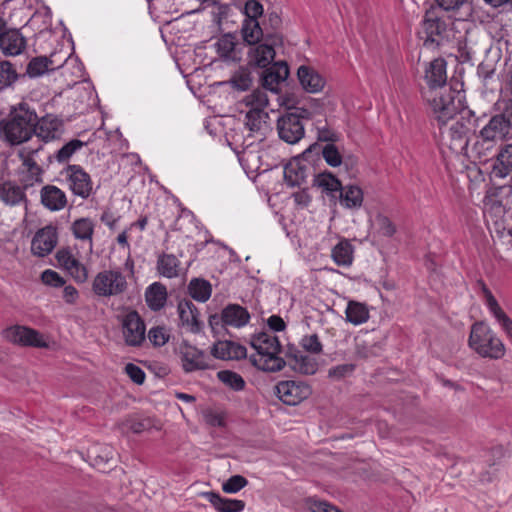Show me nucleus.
I'll use <instances>...</instances> for the list:
<instances>
[{"mask_svg": "<svg viewBox=\"0 0 512 512\" xmlns=\"http://www.w3.org/2000/svg\"><path fill=\"white\" fill-rule=\"evenodd\" d=\"M452 34L457 48L456 57L460 62L464 63L473 60L481 51V47L475 33L465 30L463 34L459 33L457 37L454 32Z\"/></svg>", "mask_w": 512, "mask_h": 512, "instance_id": "obj_20", "label": "nucleus"}, {"mask_svg": "<svg viewBox=\"0 0 512 512\" xmlns=\"http://www.w3.org/2000/svg\"><path fill=\"white\" fill-rule=\"evenodd\" d=\"M468 127L462 121H455L443 133V140L449 149L457 154L463 153L468 146Z\"/></svg>", "mask_w": 512, "mask_h": 512, "instance_id": "obj_22", "label": "nucleus"}, {"mask_svg": "<svg viewBox=\"0 0 512 512\" xmlns=\"http://www.w3.org/2000/svg\"><path fill=\"white\" fill-rule=\"evenodd\" d=\"M346 320L354 325H360L368 321L369 310L363 303L350 301L347 305Z\"/></svg>", "mask_w": 512, "mask_h": 512, "instance_id": "obj_42", "label": "nucleus"}, {"mask_svg": "<svg viewBox=\"0 0 512 512\" xmlns=\"http://www.w3.org/2000/svg\"><path fill=\"white\" fill-rule=\"evenodd\" d=\"M218 379L230 388L240 391L245 386L244 379L237 373L229 370L218 372Z\"/></svg>", "mask_w": 512, "mask_h": 512, "instance_id": "obj_49", "label": "nucleus"}, {"mask_svg": "<svg viewBox=\"0 0 512 512\" xmlns=\"http://www.w3.org/2000/svg\"><path fill=\"white\" fill-rule=\"evenodd\" d=\"M318 140L333 143L338 140V135L328 128H318Z\"/></svg>", "mask_w": 512, "mask_h": 512, "instance_id": "obj_64", "label": "nucleus"}, {"mask_svg": "<svg viewBox=\"0 0 512 512\" xmlns=\"http://www.w3.org/2000/svg\"><path fill=\"white\" fill-rule=\"evenodd\" d=\"M466 0H436L434 7H439L441 13L443 11H451L458 9Z\"/></svg>", "mask_w": 512, "mask_h": 512, "instance_id": "obj_63", "label": "nucleus"}, {"mask_svg": "<svg viewBox=\"0 0 512 512\" xmlns=\"http://www.w3.org/2000/svg\"><path fill=\"white\" fill-rule=\"evenodd\" d=\"M180 260L173 254L162 253L157 259V271L165 278H175L180 274Z\"/></svg>", "mask_w": 512, "mask_h": 512, "instance_id": "obj_37", "label": "nucleus"}, {"mask_svg": "<svg viewBox=\"0 0 512 512\" xmlns=\"http://www.w3.org/2000/svg\"><path fill=\"white\" fill-rule=\"evenodd\" d=\"M300 345L304 349L305 353L309 352L312 354H320L323 350L322 343L316 334L304 336L301 339Z\"/></svg>", "mask_w": 512, "mask_h": 512, "instance_id": "obj_54", "label": "nucleus"}, {"mask_svg": "<svg viewBox=\"0 0 512 512\" xmlns=\"http://www.w3.org/2000/svg\"><path fill=\"white\" fill-rule=\"evenodd\" d=\"M262 72L261 81L264 88L276 92L281 82L286 80L289 69L285 61L270 62ZM265 68V66L263 67Z\"/></svg>", "mask_w": 512, "mask_h": 512, "instance_id": "obj_23", "label": "nucleus"}, {"mask_svg": "<svg viewBox=\"0 0 512 512\" xmlns=\"http://www.w3.org/2000/svg\"><path fill=\"white\" fill-rule=\"evenodd\" d=\"M377 232L385 237H391L396 232V227L392 221L384 215H378L376 217Z\"/></svg>", "mask_w": 512, "mask_h": 512, "instance_id": "obj_56", "label": "nucleus"}, {"mask_svg": "<svg viewBox=\"0 0 512 512\" xmlns=\"http://www.w3.org/2000/svg\"><path fill=\"white\" fill-rule=\"evenodd\" d=\"M178 313L183 326H187L193 333L200 332L202 323L199 320V312L191 301H180L178 304Z\"/></svg>", "mask_w": 512, "mask_h": 512, "instance_id": "obj_33", "label": "nucleus"}, {"mask_svg": "<svg viewBox=\"0 0 512 512\" xmlns=\"http://www.w3.org/2000/svg\"><path fill=\"white\" fill-rule=\"evenodd\" d=\"M64 132L63 121L55 115L47 114L42 118L37 117L34 133L44 142L59 139Z\"/></svg>", "mask_w": 512, "mask_h": 512, "instance_id": "obj_18", "label": "nucleus"}, {"mask_svg": "<svg viewBox=\"0 0 512 512\" xmlns=\"http://www.w3.org/2000/svg\"><path fill=\"white\" fill-rule=\"evenodd\" d=\"M4 337L13 344L21 346L46 347L38 331L26 327L15 325L4 331Z\"/></svg>", "mask_w": 512, "mask_h": 512, "instance_id": "obj_16", "label": "nucleus"}, {"mask_svg": "<svg viewBox=\"0 0 512 512\" xmlns=\"http://www.w3.org/2000/svg\"><path fill=\"white\" fill-rule=\"evenodd\" d=\"M211 354L221 360H239L246 357L247 350L244 346L233 341H218L211 348Z\"/></svg>", "mask_w": 512, "mask_h": 512, "instance_id": "obj_30", "label": "nucleus"}, {"mask_svg": "<svg viewBox=\"0 0 512 512\" xmlns=\"http://www.w3.org/2000/svg\"><path fill=\"white\" fill-rule=\"evenodd\" d=\"M237 110L240 116H244L243 122L245 128L248 130V135L243 139L241 150L237 151V156L247 176L255 182L256 170L253 169L255 162L253 132L256 126V90L237 103Z\"/></svg>", "mask_w": 512, "mask_h": 512, "instance_id": "obj_3", "label": "nucleus"}, {"mask_svg": "<svg viewBox=\"0 0 512 512\" xmlns=\"http://www.w3.org/2000/svg\"><path fill=\"white\" fill-rule=\"evenodd\" d=\"M56 259L59 265L67 270L76 282L84 283L87 280L86 267L73 256L70 250L60 249L56 254Z\"/></svg>", "mask_w": 512, "mask_h": 512, "instance_id": "obj_27", "label": "nucleus"}, {"mask_svg": "<svg viewBox=\"0 0 512 512\" xmlns=\"http://www.w3.org/2000/svg\"><path fill=\"white\" fill-rule=\"evenodd\" d=\"M26 47V40L17 29L0 28V50L5 56L21 54Z\"/></svg>", "mask_w": 512, "mask_h": 512, "instance_id": "obj_26", "label": "nucleus"}, {"mask_svg": "<svg viewBox=\"0 0 512 512\" xmlns=\"http://www.w3.org/2000/svg\"><path fill=\"white\" fill-rule=\"evenodd\" d=\"M205 422L210 426H222L224 424L223 416L214 411V410H206L203 414Z\"/></svg>", "mask_w": 512, "mask_h": 512, "instance_id": "obj_62", "label": "nucleus"}, {"mask_svg": "<svg viewBox=\"0 0 512 512\" xmlns=\"http://www.w3.org/2000/svg\"><path fill=\"white\" fill-rule=\"evenodd\" d=\"M380 347L375 343H370L365 340L357 339L355 352L358 357L367 359L375 357L379 354Z\"/></svg>", "mask_w": 512, "mask_h": 512, "instance_id": "obj_51", "label": "nucleus"}, {"mask_svg": "<svg viewBox=\"0 0 512 512\" xmlns=\"http://www.w3.org/2000/svg\"><path fill=\"white\" fill-rule=\"evenodd\" d=\"M189 295L198 302H206L212 293V287L209 281L193 278L188 285Z\"/></svg>", "mask_w": 512, "mask_h": 512, "instance_id": "obj_41", "label": "nucleus"}, {"mask_svg": "<svg viewBox=\"0 0 512 512\" xmlns=\"http://www.w3.org/2000/svg\"><path fill=\"white\" fill-rule=\"evenodd\" d=\"M479 284L481 286V290L485 298V303L489 311L493 314L500 310V305L498 304L496 298L493 296L492 292L488 289V287L482 281H480Z\"/></svg>", "mask_w": 512, "mask_h": 512, "instance_id": "obj_60", "label": "nucleus"}, {"mask_svg": "<svg viewBox=\"0 0 512 512\" xmlns=\"http://www.w3.org/2000/svg\"><path fill=\"white\" fill-rule=\"evenodd\" d=\"M128 289L126 276L119 269H107L96 274L92 291L99 297H116Z\"/></svg>", "mask_w": 512, "mask_h": 512, "instance_id": "obj_9", "label": "nucleus"}, {"mask_svg": "<svg viewBox=\"0 0 512 512\" xmlns=\"http://www.w3.org/2000/svg\"><path fill=\"white\" fill-rule=\"evenodd\" d=\"M355 366L353 364H342L329 369L328 376L333 380H341L353 373Z\"/></svg>", "mask_w": 512, "mask_h": 512, "instance_id": "obj_58", "label": "nucleus"}, {"mask_svg": "<svg viewBox=\"0 0 512 512\" xmlns=\"http://www.w3.org/2000/svg\"><path fill=\"white\" fill-rule=\"evenodd\" d=\"M314 184L329 192L339 191L342 189L341 182L330 172H324L315 176Z\"/></svg>", "mask_w": 512, "mask_h": 512, "instance_id": "obj_45", "label": "nucleus"}, {"mask_svg": "<svg viewBox=\"0 0 512 512\" xmlns=\"http://www.w3.org/2000/svg\"><path fill=\"white\" fill-rule=\"evenodd\" d=\"M170 338L168 330L164 326L152 327L148 331V339L155 347L164 346Z\"/></svg>", "mask_w": 512, "mask_h": 512, "instance_id": "obj_52", "label": "nucleus"}, {"mask_svg": "<svg viewBox=\"0 0 512 512\" xmlns=\"http://www.w3.org/2000/svg\"><path fill=\"white\" fill-rule=\"evenodd\" d=\"M41 145L37 147L26 146L18 151V157L25 168L26 175L23 178L24 188L43 182V169L34 160V155L41 150Z\"/></svg>", "mask_w": 512, "mask_h": 512, "instance_id": "obj_14", "label": "nucleus"}, {"mask_svg": "<svg viewBox=\"0 0 512 512\" xmlns=\"http://www.w3.org/2000/svg\"><path fill=\"white\" fill-rule=\"evenodd\" d=\"M297 77L301 87L308 93H318L325 86L324 77L313 67L301 65L297 70Z\"/></svg>", "mask_w": 512, "mask_h": 512, "instance_id": "obj_29", "label": "nucleus"}, {"mask_svg": "<svg viewBox=\"0 0 512 512\" xmlns=\"http://www.w3.org/2000/svg\"><path fill=\"white\" fill-rule=\"evenodd\" d=\"M85 145L84 142L78 139H73L66 143L61 149L58 150L56 154V160L58 162H66L68 161L71 156L81 149Z\"/></svg>", "mask_w": 512, "mask_h": 512, "instance_id": "obj_50", "label": "nucleus"}, {"mask_svg": "<svg viewBox=\"0 0 512 512\" xmlns=\"http://www.w3.org/2000/svg\"><path fill=\"white\" fill-rule=\"evenodd\" d=\"M73 235L80 240L92 241L94 224L89 218H80L72 224Z\"/></svg>", "mask_w": 512, "mask_h": 512, "instance_id": "obj_44", "label": "nucleus"}, {"mask_svg": "<svg viewBox=\"0 0 512 512\" xmlns=\"http://www.w3.org/2000/svg\"><path fill=\"white\" fill-rule=\"evenodd\" d=\"M56 67L53 60L47 56H38L32 58L27 66V74L30 77L42 76L45 72L53 71Z\"/></svg>", "mask_w": 512, "mask_h": 512, "instance_id": "obj_43", "label": "nucleus"}, {"mask_svg": "<svg viewBox=\"0 0 512 512\" xmlns=\"http://www.w3.org/2000/svg\"><path fill=\"white\" fill-rule=\"evenodd\" d=\"M512 173V144L502 146L492 166V175L504 179Z\"/></svg>", "mask_w": 512, "mask_h": 512, "instance_id": "obj_34", "label": "nucleus"}, {"mask_svg": "<svg viewBox=\"0 0 512 512\" xmlns=\"http://www.w3.org/2000/svg\"><path fill=\"white\" fill-rule=\"evenodd\" d=\"M66 175L70 190L77 196L86 199L92 192V181L90 175L79 165H69Z\"/></svg>", "mask_w": 512, "mask_h": 512, "instance_id": "obj_17", "label": "nucleus"}, {"mask_svg": "<svg viewBox=\"0 0 512 512\" xmlns=\"http://www.w3.org/2000/svg\"><path fill=\"white\" fill-rule=\"evenodd\" d=\"M286 357L288 366L297 373L313 375L317 371V361L313 357L308 356L304 351L289 347Z\"/></svg>", "mask_w": 512, "mask_h": 512, "instance_id": "obj_24", "label": "nucleus"}, {"mask_svg": "<svg viewBox=\"0 0 512 512\" xmlns=\"http://www.w3.org/2000/svg\"><path fill=\"white\" fill-rule=\"evenodd\" d=\"M274 392L283 403L297 405L310 396L311 388L304 382L287 380L279 382Z\"/></svg>", "mask_w": 512, "mask_h": 512, "instance_id": "obj_13", "label": "nucleus"}, {"mask_svg": "<svg viewBox=\"0 0 512 512\" xmlns=\"http://www.w3.org/2000/svg\"><path fill=\"white\" fill-rule=\"evenodd\" d=\"M492 315L495 317L507 338L512 343V319L504 312L502 308Z\"/></svg>", "mask_w": 512, "mask_h": 512, "instance_id": "obj_57", "label": "nucleus"}, {"mask_svg": "<svg viewBox=\"0 0 512 512\" xmlns=\"http://www.w3.org/2000/svg\"><path fill=\"white\" fill-rule=\"evenodd\" d=\"M301 117L304 115L290 112L278 119L277 131L280 139L288 144H296L304 137L305 130Z\"/></svg>", "mask_w": 512, "mask_h": 512, "instance_id": "obj_12", "label": "nucleus"}, {"mask_svg": "<svg viewBox=\"0 0 512 512\" xmlns=\"http://www.w3.org/2000/svg\"><path fill=\"white\" fill-rule=\"evenodd\" d=\"M122 428L125 430L124 432H133V433H141L145 430H148L152 427V421L150 418H127L122 422Z\"/></svg>", "mask_w": 512, "mask_h": 512, "instance_id": "obj_48", "label": "nucleus"}, {"mask_svg": "<svg viewBox=\"0 0 512 512\" xmlns=\"http://www.w3.org/2000/svg\"><path fill=\"white\" fill-rule=\"evenodd\" d=\"M495 143L494 140L488 141L479 134L472 150L480 161H485L492 154Z\"/></svg>", "mask_w": 512, "mask_h": 512, "instance_id": "obj_46", "label": "nucleus"}, {"mask_svg": "<svg viewBox=\"0 0 512 512\" xmlns=\"http://www.w3.org/2000/svg\"><path fill=\"white\" fill-rule=\"evenodd\" d=\"M340 191V203L346 208H359L363 202V192L360 187L349 185L342 187Z\"/></svg>", "mask_w": 512, "mask_h": 512, "instance_id": "obj_40", "label": "nucleus"}, {"mask_svg": "<svg viewBox=\"0 0 512 512\" xmlns=\"http://www.w3.org/2000/svg\"><path fill=\"white\" fill-rule=\"evenodd\" d=\"M469 347L483 358L498 360L504 357L506 348L493 329L483 321L471 326Z\"/></svg>", "mask_w": 512, "mask_h": 512, "instance_id": "obj_6", "label": "nucleus"}, {"mask_svg": "<svg viewBox=\"0 0 512 512\" xmlns=\"http://www.w3.org/2000/svg\"><path fill=\"white\" fill-rule=\"evenodd\" d=\"M512 131V126L509 124V120L506 119L499 113L494 115L488 123L480 130L481 137L486 140H498L505 139Z\"/></svg>", "mask_w": 512, "mask_h": 512, "instance_id": "obj_28", "label": "nucleus"}, {"mask_svg": "<svg viewBox=\"0 0 512 512\" xmlns=\"http://www.w3.org/2000/svg\"><path fill=\"white\" fill-rule=\"evenodd\" d=\"M423 97L428 104L432 118L437 121L439 126L453 120L462 109V95L453 87L424 90Z\"/></svg>", "mask_w": 512, "mask_h": 512, "instance_id": "obj_4", "label": "nucleus"}, {"mask_svg": "<svg viewBox=\"0 0 512 512\" xmlns=\"http://www.w3.org/2000/svg\"><path fill=\"white\" fill-rule=\"evenodd\" d=\"M236 45L235 37L232 34H224L215 43L219 57L230 61H239L241 59Z\"/></svg>", "mask_w": 512, "mask_h": 512, "instance_id": "obj_38", "label": "nucleus"}, {"mask_svg": "<svg viewBox=\"0 0 512 512\" xmlns=\"http://www.w3.org/2000/svg\"><path fill=\"white\" fill-rule=\"evenodd\" d=\"M37 122V113L28 103L21 102L13 106L9 116L0 122V131L7 142L18 145L28 141Z\"/></svg>", "mask_w": 512, "mask_h": 512, "instance_id": "obj_2", "label": "nucleus"}, {"mask_svg": "<svg viewBox=\"0 0 512 512\" xmlns=\"http://www.w3.org/2000/svg\"><path fill=\"white\" fill-rule=\"evenodd\" d=\"M41 280L44 284L52 287H61L65 284V280L57 272L50 269L42 272Z\"/></svg>", "mask_w": 512, "mask_h": 512, "instance_id": "obj_59", "label": "nucleus"}, {"mask_svg": "<svg viewBox=\"0 0 512 512\" xmlns=\"http://www.w3.org/2000/svg\"><path fill=\"white\" fill-rule=\"evenodd\" d=\"M354 246L346 238L340 241L332 248L331 257L338 266L349 267L354 260Z\"/></svg>", "mask_w": 512, "mask_h": 512, "instance_id": "obj_36", "label": "nucleus"}, {"mask_svg": "<svg viewBox=\"0 0 512 512\" xmlns=\"http://www.w3.org/2000/svg\"><path fill=\"white\" fill-rule=\"evenodd\" d=\"M246 16L241 27L243 41L250 46L248 64L241 66L230 79L232 86L238 90H248L253 83L252 71L256 68V0H249L244 7Z\"/></svg>", "mask_w": 512, "mask_h": 512, "instance_id": "obj_1", "label": "nucleus"}, {"mask_svg": "<svg viewBox=\"0 0 512 512\" xmlns=\"http://www.w3.org/2000/svg\"><path fill=\"white\" fill-rule=\"evenodd\" d=\"M25 188L10 180L0 178V200L9 206L27 203Z\"/></svg>", "mask_w": 512, "mask_h": 512, "instance_id": "obj_32", "label": "nucleus"}, {"mask_svg": "<svg viewBox=\"0 0 512 512\" xmlns=\"http://www.w3.org/2000/svg\"><path fill=\"white\" fill-rule=\"evenodd\" d=\"M446 61L443 58L432 60L425 69V90L442 89V87H452L447 84Z\"/></svg>", "mask_w": 512, "mask_h": 512, "instance_id": "obj_25", "label": "nucleus"}, {"mask_svg": "<svg viewBox=\"0 0 512 512\" xmlns=\"http://www.w3.org/2000/svg\"><path fill=\"white\" fill-rule=\"evenodd\" d=\"M18 74L9 61H0V90L11 86Z\"/></svg>", "mask_w": 512, "mask_h": 512, "instance_id": "obj_47", "label": "nucleus"}, {"mask_svg": "<svg viewBox=\"0 0 512 512\" xmlns=\"http://www.w3.org/2000/svg\"><path fill=\"white\" fill-rule=\"evenodd\" d=\"M57 230L49 225L39 229L31 242V251L34 255L44 257L50 254L57 244Z\"/></svg>", "mask_w": 512, "mask_h": 512, "instance_id": "obj_19", "label": "nucleus"}, {"mask_svg": "<svg viewBox=\"0 0 512 512\" xmlns=\"http://www.w3.org/2000/svg\"><path fill=\"white\" fill-rule=\"evenodd\" d=\"M262 17V22H258V68L274 61L275 48L282 43L277 32L281 25L279 9L265 12Z\"/></svg>", "mask_w": 512, "mask_h": 512, "instance_id": "obj_5", "label": "nucleus"}, {"mask_svg": "<svg viewBox=\"0 0 512 512\" xmlns=\"http://www.w3.org/2000/svg\"><path fill=\"white\" fill-rule=\"evenodd\" d=\"M452 29L448 28L447 22L443 19L439 7L430 6L423 17L419 37L423 39L424 45L442 46L450 41Z\"/></svg>", "mask_w": 512, "mask_h": 512, "instance_id": "obj_7", "label": "nucleus"}, {"mask_svg": "<svg viewBox=\"0 0 512 512\" xmlns=\"http://www.w3.org/2000/svg\"><path fill=\"white\" fill-rule=\"evenodd\" d=\"M249 320L250 314L244 307L238 304H229L222 310L220 315H210L208 322L212 329H215L219 325L222 327L229 325L240 328L246 325Z\"/></svg>", "mask_w": 512, "mask_h": 512, "instance_id": "obj_11", "label": "nucleus"}, {"mask_svg": "<svg viewBox=\"0 0 512 512\" xmlns=\"http://www.w3.org/2000/svg\"><path fill=\"white\" fill-rule=\"evenodd\" d=\"M206 498L218 512H240L244 509L245 503L242 500L228 499L221 497L215 492H204Z\"/></svg>", "mask_w": 512, "mask_h": 512, "instance_id": "obj_35", "label": "nucleus"}, {"mask_svg": "<svg viewBox=\"0 0 512 512\" xmlns=\"http://www.w3.org/2000/svg\"><path fill=\"white\" fill-rule=\"evenodd\" d=\"M179 352L185 372L189 373L209 368L205 353L195 346L183 342L179 347Z\"/></svg>", "mask_w": 512, "mask_h": 512, "instance_id": "obj_21", "label": "nucleus"}, {"mask_svg": "<svg viewBox=\"0 0 512 512\" xmlns=\"http://www.w3.org/2000/svg\"><path fill=\"white\" fill-rule=\"evenodd\" d=\"M317 144L309 146L302 154L293 157L284 167V180L290 187H301L307 181V178L314 175V168L309 161V156Z\"/></svg>", "mask_w": 512, "mask_h": 512, "instance_id": "obj_10", "label": "nucleus"}, {"mask_svg": "<svg viewBox=\"0 0 512 512\" xmlns=\"http://www.w3.org/2000/svg\"><path fill=\"white\" fill-rule=\"evenodd\" d=\"M145 300L147 306L153 310L158 311L162 309L167 300V290L166 287L159 283L155 282L151 284L145 292Z\"/></svg>", "mask_w": 512, "mask_h": 512, "instance_id": "obj_39", "label": "nucleus"}, {"mask_svg": "<svg viewBox=\"0 0 512 512\" xmlns=\"http://www.w3.org/2000/svg\"><path fill=\"white\" fill-rule=\"evenodd\" d=\"M247 485V480L241 475H233L222 484L225 493L233 494Z\"/></svg>", "mask_w": 512, "mask_h": 512, "instance_id": "obj_55", "label": "nucleus"}, {"mask_svg": "<svg viewBox=\"0 0 512 512\" xmlns=\"http://www.w3.org/2000/svg\"><path fill=\"white\" fill-rule=\"evenodd\" d=\"M322 155L326 163L331 167H338L342 163V156L333 143H328L323 147Z\"/></svg>", "mask_w": 512, "mask_h": 512, "instance_id": "obj_53", "label": "nucleus"}, {"mask_svg": "<svg viewBox=\"0 0 512 512\" xmlns=\"http://www.w3.org/2000/svg\"><path fill=\"white\" fill-rule=\"evenodd\" d=\"M122 330L128 346H140L145 340V324L136 311H130L123 317Z\"/></svg>", "mask_w": 512, "mask_h": 512, "instance_id": "obj_15", "label": "nucleus"}, {"mask_svg": "<svg viewBox=\"0 0 512 512\" xmlns=\"http://www.w3.org/2000/svg\"><path fill=\"white\" fill-rule=\"evenodd\" d=\"M42 205L50 211H60L67 205L64 191L54 185H45L40 191Z\"/></svg>", "mask_w": 512, "mask_h": 512, "instance_id": "obj_31", "label": "nucleus"}, {"mask_svg": "<svg viewBox=\"0 0 512 512\" xmlns=\"http://www.w3.org/2000/svg\"><path fill=\"white\" fill-rule=\"evenodd\" d=\"M125 371L130 379L136 384H142L145 380L144 371L133 363H128L125 366Z\"/></svg>", "mask_w": 512, "mask_h": 512, "instance_id": "obj_61", "label": "nucleus"}, {"mask_svg": "<svg viewBox=\"0 0 512 512\" xmlns=\"http://www.w3.org/2000/svg\"><path fill=\"white\" fill-rule=\"evenodd\" d=\"M281 345L273 332L258 333V370L277 372L284 368L286 361L279 356Z\"/></svg>", "mask_w": 512, "mask_h": 512, "instance_id": "obj_8", "label": "nucleus"}]
</instances>
